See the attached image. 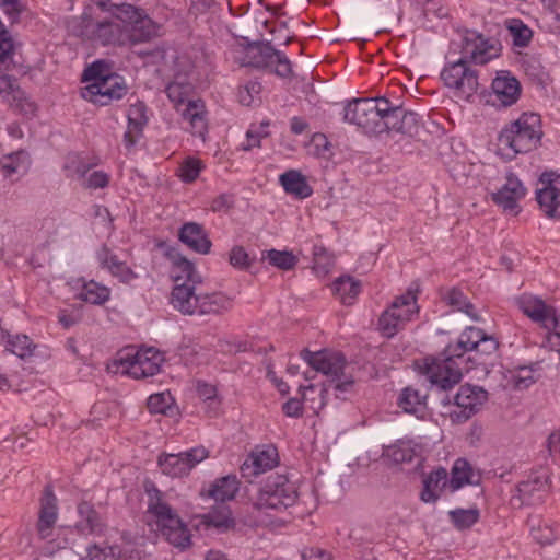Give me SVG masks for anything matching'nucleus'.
<instances>
[{
  "label": "nucleus",
  "instance_id": "nucleus-1",
  "mask_svg": "<svg viewBox=\"0 0 560 560\" xmlns=\"http://www.w3.org/2000/svg\"><path fill=\"white\" fill-rule=\"evenodd\" d=\"M119 11L95 18L84 11L79 16L67 18L65 26L70 35L103 46H135L159 35L160 26L144 10L122 7Z\"/></svg>",
  "mask_w": 560,
  "mask_h": 560
},
{
  "label": "nucleus",
  "instance_id": "nucleus-2",
  "mask_svg": "<svg viewBox=\"0 0 560 560\" xmlns=\"http://www.w3.org/2000/svg\"><path fill=\"white\" fill-rule=\"evenodd\" d=\"M343 112L347 122L369 135L396 132L415 137L420 128L418 114L407 110L399 101L384 96L354 98L347 103Z\"/></svg>",
  "mask_w": 560,
  "mask_h": 560
},
{
  "label": "nucleus",
  "instance_id": "nucleus-3",
  "mask_svg": "<svg viewBox=\"0 0 560 560\" xmlns=\"http://www.w3.org/2000/svg\"><path fill=\"white\" fill-rule=\"evenodd\" d=\"M497 349L498 342L493 337L487 336L479 328L467 327L456 343L445 348L443 358L425 363L424 374L433 387L448 390L460 382L464 363L472 360L470 357L464 359L466 352L474 351L476 355L483 357L494 353Z\"/></svg>",
  "mask_w": 560,
  "mask_h": 560
},
{
  "label": "nucleus",
  "instance_id": "nucleus-4",
  "mask_svg": "<svg viewBox=\"0 0 560 560\" xmlns=\"http://www.w3.org/2000/svg\"><path fill=\"white\" fill-rule=\"evenodd\" d=\"M498 56V48L475 31L465 33L462 43V57L447 62L441 71V80L452 91L454 97L470 102L478 91L476 70L468 62L485 65Z\"/></svg>",
  "mask_w": 560,
  "mask_h": 560
},
{
  "label": "nucleus",
  "instance_id": "nucleus-5",
  "mask_svg": "<svg viewBox=\"0 0 560 560\" xmlns=\"http://www.w3.org/2000/svg\"><path fill=\"white\" fill-rule=\"evenodd\" d=\"M22 47V40L2 25V70L12 72L2 74V100L8 102L14 113L31 116L36 106L16 83V77L26 74L28 70Z\"/></svg>",
  "mask_w": 560,
  "mask_h": 560
},
{
  "label": "nucleus",
  "instance_id": "nucleus-6",
  "mask_svg": "<svg viewBox=\"0 0 560 560\" xmlns=\"http://www.w3.org/2000/svg\"><path fill=\"white\" fill-rule=\"evenodd\" d=\"M150 524L155 526L167 542L185 550L191 544V534L177 511L167 502L165 494L154 486L147 488Z\"/></svg>",
  "mask_w": 560,
  "mask_h": 560
},
{
  "label": "nucleus",
  "instance_id": "nucleus-7",
  "mask_svg": "<svg viewBox=\"0 0 560 560\" xmlns=\"http://www.w3.org/2000/svg\"><path fill=\"white\" fill-rule=\"evenodd\" d=\"M301 358L314 371L329 377L328 383L332 385L337 398L346 399V394L352 390L354 381L351 375L345 372L347 361L343 354L327 350L312 352L308 349H304L301 352Z\"/></svg>",
  "mask_w": 560,
  "mask_h": 560
},
{
  "label": "nucleus",
  "instance_id": "nucleus-8",
  "mask_svg": "<svg viewBox=\"0 0 560 560\" xmlns=\"http://www.w3.org/2000/svg\"><path fill=\"white\" fill-rule=\"evenodd\" d=\"M298 487L285 475H270L253 498L256 510L279 514L294 505L298 500Z\"/></svg>",
  "mask_w": 560,
  "mask_h": 560
},
{
  "label": "nucleus",
  "instance_id": "nucleus-9",
  "mask_svg": "<svg viewBox=\"0 0 560 560\" xmlns=\"http://www.w3.org/2000/svg\"><path fill=\"white\" fill-rule=\"evenodd\" d=\"M541 136L540 116L535 113H524L501 131L499 143L502 148H509L514 154L525 153L539 144Z\"/></svg>",
  "mask_w": 560,
  "mask_h": 560
},
{
  "label": "nucleus",
  "instance_id": "nucleus-10",
  "mask_svg": "<svg viewBox=\"0 0 560 560\" xmlns=\"http://www.w3.org/2000/svg\"><path fill=\"white\" fill-rule=\"evenodd\" d=\"M163 360V355L154 348H127L117 353L112 368L116 373L137 380L145 378L160 372Z\"/></svg>",
  "mask_w": 560,
  "mask_h": 560
},
{
  "label": "nucleus",
  "instance_id": "nucleus-11",
  "mask_svg": "<svg viewBox=\"0 0 560 560\" xmlns=\"http://www.w3.org/2000/svg\"><path fill=\"white\" fill-rule=\"evenodd\" d=\"M518 308L533 322L546 330V343L551 350L560 348V314L544 300L532 294H523L516 300Z\"/></svg>",
  "mask_w": 560,
  "mask_h": 560
},
{
  "label": "nucleus",
  "instance_id": "nucleus-12",
  "mask_svg": "<svg viewBox=\"0 0 560 560\" xmlns=\"http://www.w3.org/2000/svg\"><path fill=\"white\" fill-rule=\"evenodd\" d=\"M243 66L267 70L280 78L292 75V63L287 55L272 47L270 42L248 44L244 49Z\"/></svg>",
  "mask_w": 560,
  "mask_h": 560
},
{
  "label": "nucleus",
  "instance_id": "nucleus-13",
  "mask_svg": "<svg viewBox=\"0 0 560 560\" xmlns=\"http://www.w3.org/2000/svg\"><path fill=\"white\" fill-rule=\"evenodd\" d=\"M208 456L207 448L197 446L177 454H162L158 458V464L164 475L178 478L188 475L196 465Z\"/></svg>",
  "mask_w": 560,
  "mask_h": 560
},
{
  "label": "nucleus",
  "instance_id": "nucleus-14",
  "mask_svg": "<svg viewBox=\"0 0 560 560\" xmlns=\"http://www.w3.org/2000/svg\"><path fill=\"white\" fill-rule=\"evenodd\" d=\"M192 69L194 66L188 58L176 59L174 79L167 84L166 94L177 109L192 101L194 85L190 81Z\"/></svg>",
  "mask_w": 560,
  "mask_h": 560
},
{
  "label": "nucleus",
  "instance_id": "nucleus-15",
  "mask_svg": "<svg viewBox=\"0 0 560 560\" xmlns=\"http://www.w3.org/2000/svg\"><path fill=\"white\" fill-rule=\"evenodd\" d=\"M126 93L127 86L124 79L117 74L89 83L80 91L82 98L101 106H106L114 100H120Z\"/></svg>",
  "mask_w": 560,
  "mask_h": 560
},
{
  "label": "nucleus",
  "instance_id": "nucleus-16",
  "mask_svg": "<svg viewBox=\"0 0 560 560\" xmlns=\"http://www.w3.org/2000/svg\"><path fill=\"white\" fill-rule=\"evenodd\" d=\"M487 400V392L469 384L462 385L454 398V409L450 412L453 423H463L475 415Z\"/></svg>",
  "mask_w": 560,
  "mask_h": 560
},
{
  "label": "nucleus",
  "instance_id": "nucleus-17",
  "mask_svg": "<svg viewBox=\"0 0 560 560\" xmlns=\"http://www.w3.org/2000/svg\"><path fill=\"white\" fill-rule=\"evenodd\" d=\"M540 187L536 190V199L546 217L560 219V174L545 172L539 178Z\"/></svg>",
  "mask_w": 560,
  "mask_h": 560
},
{
  "label": "nucleus",
  "instance_id": "nucleus-18",
  "mask_svg": "<svg viewBox=\"0 0 560 560\" xmlns=\"http://www.w3.org/2000/svg\"><path fill=\"white\" fill-rule=\"evenodd\" d=\"M546 491L547 477L533 474L526 480L518 482L510 499V504L514 509L538 504L542 501Z\"/></svg>",
  "mask_w": 560,
  "mask_h": 560
},
{
  "label": "nucleus",
  "instance_id": "nucleus-19",
  "mask_svg": "<svg viewBox=\"0 0 560 560\" xmlns=\"http://www.w3.org/2000/svg\"><path fill=\"white\" fill-rule=\"evenodd\" d=\"M526 188L514 175L506 177L505 184L495 192H492V200L505 211L514 214L518 212V201L525 196Z\"/></svg>",
  "mask_w": 560,
  "mask_h": 560
},
{
  "label": "nucleus",
  "instance_id": "nucleus-20",
  "mask_svg": "<svg viewBox=\"0 0 560 560\" xmlns=\"http://www.w3.org/2000/svg\"><path fill=\"white\" fill-rule=\"evenodd\" d=\"M96 259L101 268L108 270L122 283H130L138 278V275L106 246H102L96 252Z\"/></svg>",
  "mask_w": 560,
  "mask_h": 560
},
{
  "label": "nucleus",
  "instance_id": "nucleus-21",
  "mask_svg": "<svg viewBox=\"0 0 560 560\" xmlns=\"http://www.w3.org/2000/svg\"><path fill=\"white\" fill-rule=\"evenodd\" d=\"M278 464V452L273 446L256 450L247 457L241 469L246 477L264 474Z\"/></svg>",
  "mask_w": 560,
  "mask_h": 560
},
{
  "label": "nucleus",
  "instance_id": "nucleus-22",
  "mask_svg": "<svg viewBox=\"0 0 560 560\" xmlns=\"http://www.w3.org/2000/svg\"><path fill=\"white\" fill-rule=\"evenodd\" d=\"M57 499L50 487H46L40 502L37 532L40 538L50 537L54 525L57 521Z\"/></svg>",
  "mask_w": 560,
  "mask_h": 560
},
{
  "label": "nucleus",
  "instance_id": "nucleus-23",
  "mask_svg": "<svg viewBox=\"0 0 560 560\" xmlns=\"http://www.w3.org/2000/svg\"><path fill=\"white\" fill-rule=\"evenodd\" d=\"M200 293H196V284L177 283L171 294V303L184 315H196Z\"/></svg>",
  "mask_w": 560,
  "mask_h": 560
},
{
  "label": "nucleus",
  "instance_id": "nucleus-24",
  "mask_svg": "<svg viewBox=\"0 0 560 560\" xmlns=\"http://www.w3.org/2000/svg\"><path fill=\"white\" fill-rule=\"evenodd\" d=\"M495 100L503 106L513 105L520 97L521 85L509 72H500L492 82Z\"/></svg>",
  "mask_w": 560,
  "mask_h": 560
},
{
  "label": "nucleus",
  "instance_id": "nucleus-25",
  "mask_svg": "<svg viewBox=\"0 0 560 560\" xmlns=\"http://www.w3.org/2000/svg\"><path fill=\"white\" fill-rule=\"evenodd\" d=\"M178 237L182 243L196 253L205 255L210 252L211 241L208 238L205 229L199 223H185L179 229Z\"/></svg>",
  "mask_w": 560,
  "mask_h": 560
},
{
  "label": "nucleus",
  "instance_id": "nucleus-26",
  "mask_svg": "<svg viewBox=\"0 0 560 560\" xmlns=\"http://www.w3.org/2000/svg\"><path fill=\"white\" fill-rule=\"evenodd\" d=\"M147 122L145 105L142 102L130 105L128 109V129L124 135V142L127 148H131L137 142Z\"/></svg>",
  "mask_w": 560,
  "mask_h": 560
},
{
  "label": "nucleus",
  "instance_id": "nucleus-27",
  "mask_svg": "<svg viewBox=\"0 0 560 560\" xmlns=\"http://www.w3.org/2000/svg\"><path fill=\"white\" fill-rule=\"evenodd\" d=\"M385 455L395 464H415L416 467L422 460L420 448L410 441H398L388 446Z\"/></svg>",
  "mask_w": 560,
  "mask_h": 560
},
{
  "label": "nucleus",
  "instance_id": "nucleus-28",
  "mask_svg": "<svg viewBox=\"0 0 560 560\" xmlns=\"http://www.w3.org/2000/svg\"><path fill=\"white\" fill-rule=\"evenodd\" d=\"M279 182L284 191L295 196L296 198L304 199L312 195L313 189L308 185L306 177L296 170H290L280 175Z\"/></svg>",
  "mask_w": 560,
  "mask_h": 560
},
{
  "label": "nucleus",
  "instance_id": "nucleus-29",
  "mask_svg": "<svg viewBox=\"0 0 560 560\" xmlns=\"http://www.w3.org/2000/svg\"><path fill=\"white\" fill-rule=\"evenodd\" d=\"M28 167L30 159L26 152L11 153L2 159V177L14 183L27 173Z\"/></svg>",
  "mask_w": 560,
  "mask_h": 560
},
{
  "label": "nucleus",
  "instance_id": "nucleus-30",
  "mask_svg": "<svg viewBox=\"0 0 560 560\" xmlns=\"http://www.w3.org/2000/svg\"><path fill=\"white\" fill-rule=\"evenodd\" d=\"M80 516L77 528L83 534H100L104 529L102 516L89 502H81L78 505Z\"/></svg>",
  "mask_w": 560,
  "mask_h": 560
},
{
  "label": "nucleus",
  "instance_id": "nucleus-31",
  "mask_svg": "<svg viewBox=\"0 0 560 560\" xmlns=\"http://www.w3.org/2000/svg\"><path fill=\"white\" fill-rule=\"evenodd\" d=\"M231 307L232 300L222 293H200L196 315L220 314Z\"/></svg>",
  "mask_w": 560,
  "mask_h": 560
},
{
  "label": "nucleus",
  "instance_id": "nucleus-32",
  "mask_svg": "<svg viewBox=\"0 0 560 560\" xmlns=\"http://www.w3.org/2000/svg\"><path fill=\"white\" fill-rule=\"evenodd\" d=\"M205 104L200 100L189 101L182 110V116L190 125L191 133L203 137L207 131Z\"/></svg>",
  "mask_w": 560,
  "mask_h": 560
},
{
  "label": "nucleus",
  "instance_id": "nucleus-33",
  "mask_svg": "<svg viewBox=\"0 0 560 560\" xmlns=\"http://www.w3.org/2000/svg\"><path fill=\"white\" fill-rule=\"evenodd\" d=\"M205 104L200 100L189 101L182 110V116L190 125L191 133L203 137L207 131Z\"/></svg>",
  "mask_w": 560,
  "mask_h": 560
},
{
  "label": "nucleus",
  "instance_id": "nucleus-34",
  "mask_svg": "<svg viewBox=\"0 0 560 560\" xmlns=\"http://www.w3.org/2000/svg\"><path fill=\"white\" fill-rule=\"evenodd\" d=\"M240 481L235 475H228L217 479L208 490L210 498L215 501L225 502L234 499L238 491Z\"/></svg>",
  "mask_w": 560,
  "mask_h": 560
},
{
  "label": "nucleus",
  "instance_id": "nucleus-35",
  "mask_svg": "<svg viewBox=\"0 0 560 560\" xmlns=\"http://www.w3.org/2000/svg\"><path fill=\"white\" fill-rule=\"evenodd\" d=\"M398 406L407 413H423L427 407V394L412 386L404 388L398 397Z\"/></svg>",
  "mask_w": 560,
  "mask_h": 560
},
{
  "label": "nucleus",
  "instance_id": "nucleus-36",
  "mask_svg": "<svg viewBox=\"0 0 560 560\" xmlns=\"http://www.w3.org/2000/svg\"><path fill=\"white\" fill-rule=\"evenodd\" d=\"M397 304H390L378 318V329L384 337L392 338L404 328L407 313H395Z\"/></svg>",
  "mask_w": 560,
  "mask_h": 560
},
{
  "label": "nucleus",
  "instance_id": "nucleus-37",
  "mask_svg": "<svg viewBox=\"0 0 560 560\" xmlns=\"http://www.w3.org/2000/svg\"><path fill=\"white\" fill-rule=\"evenodd\" d=\"M3 339L4 332L2 331V340ZM4 347L7 351L20 359H26L33 355L36 345L26 335L7 334Z\"/></svg>",
  "mask_w": 560,
  "mask_h": 560
},
{
  "label": "nucleus",
  "instance_id": "nucleus-38",
  "mask_svg": "<svg viewBox=\"0 0 560 560\" xmlns=\"http://www.w3.org/2000/svg\"><path fill=\"white\" fill-rule=\"evenodd\" d=\"M332 290L343 304L350 305L359 295L361 283L350 276H342L335 280Z\"/></svg>",
  "mask_w": 560,
  "mask_h": 560
},
{
  "label": "nucleus",
  "instance_id": "nucleus-39",
  "mask_svg": "<svg viewBox=\"0 0 560 560\" xmlns=\"http://www.w3.org/2000/svg\"><path fill=\"white\" fill-rule=\"evenodd\" d=\"M201 524L219 530L229 529L234 525L231 511L226 505H219L201 515Z\"/></svg>",
  "mask_w": 560,
  "mask_h": 560
},
{
  "label": "nucleus",
  "instance_id": "nucleus-40",
  "mask_svg": "<svg viewBox=\"0 0 560 560\" xmlns=\"http://www.w3.org/2000/svg\"><path fill=\"white\" fill-rule=\"evenodd\" d=\"M172 277L175 281V284L182 282L192 284L201 283V276L196 271L192 262H190L184 257H178L174 261Z\"/></svg>",
  "mask_w": 560,
  "mask_h": 560
},
{
  "label": "nucleus",
  "instance_id": "nucleus-41",
  "mask_svg": "<svg viewBox=\"0 0 560 560\" xmlns=\"http://www.w3.org/2000/svg\"><path fill=\"white\" fill-rule=\"evenodd\" d=\"M330 388H332V385H330L329 383L320 387L314 384L300 386L303 400L311 401L310 407L314 411L320 410L326 405V395L328 394Z\"/></svg>",
  "mask_w": 560,
  "mask_h": 560
},
{
  "label": "nucleus",
  "instance_id": "nucleus-42",
  "mask_svg": "<svg viewBox=\"0 0 560 560\" xmlns=\"http://www.w3.org/2000/svg\"><path fill=\"white\" fill-rule=\"evenodd\" d=\"M472 469L466 459L458 458L452 468L450 488L456 491L465 485L471 483Z\"/></svg>",
  "mask_w": 560,
  "mask_h": 560
},
{
  "label": "nucleus",
  "instance_id": "nucleus-43",
  "mask_svg": "<svg viewBox=\"0 0 560 560\" xmlns=\"http://www.w3.org/2000/svg\"><path fill=\"white\" fill-rule=\"evenodd\" d=\"M261 259L284 271L293 269L298 264V258L289 250H265L261 253Z\"/></svg>",
  "mask_w": 560,
  "mask_h": 560
},
{
  "label": "nucleus",
  "instance_id": "nucleus-44",
  "mask_svg": "<svg viewBox=\"0 0 560 560\" xmlns=\"http://www.w3.org/2000/svg\"><path fill=\"white\" fill-rule=\"evenodd\" d=\"M91 167L92 165L89 164L81 155L70 154L66 160L63 170L68 178L81 183L90 172Z\"/></svg>",
  "mask_w": 560,
  "mask_h": 560
},
{
  "label": "nucleus",
  "instance_id": "nucleus-45",
  "mask_svg": "<svg viewBox=\"0 0 560 560\" xmlns=\"http://www.w3.org/2000/svg\"><path fill=\"white\" fill-rule=\"evenodd\" d=\"M110 291L107 287L102 285L95 281L85 283L79 293V298L91 304H104L108 301Z\"/></svg>",
  "mask_w": 560,
  "mask_h": 560
},
{
  "label": "nucleus",
  "instance_id": "nucleus-46",
  "mask_svg": "<svg viewBox=\"0 0 560 560\" xmlns=\"http://www.w3.org/2000/svg\"><path fill=\"white\" fill-rule=\"evenodd\" d=\"M392 304H397L395 313L404 314L407 313L405 323L410 322L418 313L417 298L412 291H407L405 294L397 296Z\"/></svg>",
  "mask_w": 560,
  "mask_h": 560
},
{
  "label": "nucleus",
  "instance_id": "nucleus-47",
  "mask_svg": "<svg viewBox=\"0 0 560 560\" xmlns=\"http://www.w3.org/2000/svg\"><path fill=\"white\" fill-rule=\"evenodd\" d=\"M313 261L314 270L320 276H326L335 264L334 257L322 245L313 246Z\"/></svg>",
  "mask_w": 560,
  "mask_h": 560
},
{
  "label": "nucleus",
  "instance_id": "nucleus-48",
  "mask_svg": "<svg viewBox=\"0 0 560 560\" xmlns=\"http://www.w3.org/2000/svg\"><path fill=\"white\" fill-rule=\"evenodd\" d=\"M443 300L454 308L465 312L474 319H477V316L472 314L474 306L467 301V298L460 290L456 288L447 290L443 295Z\"/></svg>",
  "mask_w": 560,
  "mask_h": 560
},
{
  "label": "nucleus",
  "instance_id": "nucleus-49",
  "mask_svg": "<svg viewBox=\"0 0 560 560\" xmlns=\"http://www.w3.org/2000/svg\"><path fill=\"white\" fill-rule=\"evenodd\" d=\"M508 28L513 37V44L515 46L523 48L529 44V42L533 37V32L521 20H518V19L511 20Z\"/></svg>",
  "mask_w": 560,
  "mask_h": 560
},
{
  "label": "nucleus",
  "instance_id": "nucleus-50",
  "mask_svg": "<svg viewBox=\"0 0 560 560\" xmlns=\"http://www.w3.org/2000/svg\"><path fill=\"white\" fill-rule=\"evenodd\" d=\"M451 520L454 525L459 529L469 528L472 526L479 518V511L476 509L469 510H454L450 512Z\"/></svg>",
  "mask_w": 560,
  "mask_h": 560
},
{
  "label": "nucleus",
  "instance_id": "nucleus-51",
  "mask_svg": "<svg viewBox=\"0 0 560 560\" xmlns=\"http://www.w3.org/2000/svg\"><path fill=\"white\" fill-rule=\"evenodd\" d=\"M269 122H261L259 126H252L246 132V141L242 143L244 151L260 147V140L269 136L267 130Z\"/></svg>",
  "mask_w": 560,
  "mask_h": 560
},
{
  "label": "nucleus",
  "instance_id": "nucleus-52",
  "mask_svg": "<svg viewBox=\"0 0 560 560\" xmlns=\"http://www.w3.org/2000/svg\"><path fill=\"white\" fill-rule=\"evenodd\" d=\"M114 75L110 73L108 65L103 60H96L89 66L83 72V81L89 83H95L102 78Z\"/></svg>",
  "mask_w": 560,
  "mask_h": 560
},
{
  "label": "nucleus",
  "instance_id": "nucleus-53",
  "mask_svg": "<svg viewBox=\"0 0 560 560\" xmlns=\"http://www.w3.org/2000/svg\"><path fill=\"white\" fill-rule=\"evenodd\" d=\"M120 550L114 546H93L88 549V556L82 560H118Z\"/></svg>",
  "mask_w": 560,
  "mask_h": 560
},
{
  "label": "nucleus",
  "instance_id": "nucleus-54",
  "mask_svg": "<svg viewBox=\"0 0 560 560\" xmlns=\"http://www.w3.org/2000/svg\"><path fill=\"white\" fill-rule=\"evenodd\" d=\"M261 92V85L257 81H249L238 90V101L244 106H250Z\"/></svg>",
  "mask_w": 560,
  "mask_h": 560
},
{
  "label": "nucleus",
  "instance_id": "nucleus-55",
  "mask_svg": "<svg viewBox=\"0 0 560 560\" xmlns=\"http://www.w3.org/2000/svg\"><path fill=\"white\" fill-rule=\"evenodd\" d=\"M201 171V162L194 158L186 159L179 167V177L186 182H194Z\"/></svg>",
  "mask_w": 560,
  "mask_h": 560
},
{
  "label": "nucleus",
  "instance_id": "nucleus-56",
  "mask_svg": "<svg viewBox=\"0 0 560 560\" xmlns=\"http://www.w3.org/2000/svg\"><path fill=\"white\" fill-rule=\"evenodd\" d=\"M109 184V175L103 171L89 172L85 178L80 183L86 189L105 188Z\"/></svg>",
  "mask_w": 560,
  "mask_h": 560
},
{
  "label": "nucleus",
  "instance_id": "nucleus-57",
  "mask_svg": "<svg viewBox=\"0 0 560 560\" xmlns=\"http://www.w3.org/2000/svg\"><path fill=\"white\" fill-rule=\"evenodd\" d=\"M172 397L166 393L153 394L148 398V408L152 413H166L171 407Z\"/></svg>",
  "mask_w": 560,
  "mask_h": 560
},
{
  "label": "nucleus",
  "instance_id": "nucleus-58",
  "mask_svg": "<svg viewBox=\"0 0 560 560\" xmlns=\"http://www.w3.org/2000/svg\"><path fill=\"white\" fill-rule=\"evenodd\" d=\"M25 11L26 4L22 0H2V13L8 16L11 24L18 23Z\"/></svg>",
  "mask_w": 560,
  "mask_h": 560
},
{
  "label": "nucleus",
  "instance_id": "nucleus-59",
  "mask_svg": "<svg viewBox=\"0 0 560 560\" xmlns=\"http://www.w3.org/2000/svg\"><path fill=\"white\" fill-rule=\"evenodd\" d=\"M428 487H432L433 489L440 491L445 488L447 485L450 486V480L447 479V471L445 468H438L432 471L423 481Z\"/></svg>",
  "mask_w": 560,
  "mask_h": 560
},
{
  "label": "nucleus",
  "instance_id": "nucleus-60",
  "mask_svg": "<svg viewBox=\"0 0 560 560\" xmlns=\"http://www.w3.org/2000/svg\"><path fill=\"white\" fill-rule=\"evenodd\" d=\"M230 262L234 267L245 269L248 266V255L245 249L240 246L232 248L230 254Z\"/></svg>",
  "mask_w": 560,
  "mask_h": 560
},
{
  "label": "nucleus",
  "instance_id": "nucleus-61",
  "mask_svg": "<svg viewBox=\"0 0 560 560\" xmlns=\"http://www.w3.org/2000/svg\"><path fill=\"white\" fill-rule=\"evenodd\" d=\"M282 411L291 418H299L303 415L302 401L298 398H291L282 406Z\"/></svg>",
  "mask_w": 560,
  "mask_h": 560
},
{
  "label": "nucleus",
  "instance_id": "nucleus-62",
  "mask_svg": "<svg viewBox=\"0 0 560 560\" xmlns=\"http://www.w3.org/2000/svg\"><path fill=\"white\" fill-rule=\"evenodd\" d=\"M122 7H133L122 0H97L96 8L102 12H120Z\"/></svg>",
  "mask_w": 560,
  "mask_h": 560
},
{
  "label": "nucleus",
  "instance_id": "nucleus-63",
  "mask_svg": "<svg viewBox=\"0 0 560 560\" xmlns=\"http://www.w3.org/2000/svg\"><path fill=\"white\" fill-rule=\"evenodd\" d=\"M302 558L303 560H331V556L328 552L317 547L304 549Z\"/></svg>",
  "mask_w": 560,
  "mask_h": 560
},
{
  "label": "nucleus",
  "instance_id": "nucleus-64",
  "mask_svg": "<svg viewBox=\"0 0 560 560\" xmlns=\"http://www.w3.org/2000/svg\"><path fill=\"white\" fill-rule=\"evenodd\" d=\"M197 393L203 400H212L217 396V388L211 384L198 382Z\"/></svg>",
  "mask_w": 560,
  "mask_h": 560
}]
</instances>
